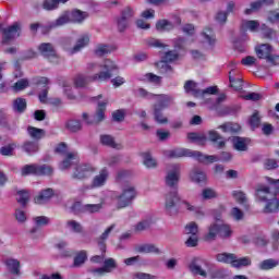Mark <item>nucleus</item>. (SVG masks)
<instances>
[{"label": "nucleus", "mask_w": 279, "mask_h": 279, "mask_svg": "<svg viewBox=\"0 0 279 279\" xmlns=\"http://www.w3.org/2000/svg\"><path fill=\"white\" fill-rule=\"evenodd\" d=\"M180 171L181 167L178 163L170 166V169L166 175V185L169 189L168 194L166 195L165 208L168 215H178V209L175 208V204L180 202V208H185L190 213H196L197 215L204 216L199 209L189 203L187 201H181L180 195H178V184L180 182Z\"/></svg>", "instance_id": "f257e3e1"}, {"label": "nucleus", "mask_w": 279, "mask_h": 279, "mask_svg": "<svg viewBox=\"0 0 279 279\" xmlns=\"http://www.w3.org/2000/svg\"><path fill=\"white\" fill-rule=\"evenodd\" d=\"M279 185H274V191L267 185H257L255 196L265 205L264 213H279Z\"/></svg>", "instance_id": "f03ea898"}, {"label": "nucleus", "mask_w": 279, "mask_h": 279, "mask_svg": "<svg viewBox=\"0 0 279 279\" xmlns=\"http://www.w3.org/2000/svg\"><path fill=\"white\" fill-rule=\"evenodd\" d=\"M101 71L93 76L86 77L83 74H78L74 78V84L76 88H84L88 82H108L110 77H112V71H117V64H114L111 60H106Z\"/></svg>", "instance_id": "7ed1b4c3"}, {"label": "nucleus", "mask_w": 279, "mask_h": 279, "mask_svg": "<svg viewBox=\"0 0 279 279\" xmlns=\"http://www.w3.org/2000/svg\"><path fill=\"white\" fill-rule=\"evenodd\" d=\"M93 99L97 104V109L95 114L89 116L88 113H83L82 117H83V121H85L87 125H99V123H101V121L106 119V107L108 106V99L107 98L104 99V95L101 94L94 97ZM99 99H104V100H99Z\"/></svg>", "instance_id": "20e7f679"}, {"label": "nucleus", "mask_w": 279, "mask_h": 279, "mask_svg": "<svg viewBox=\"0 0 279 279\" xmlns=\"http://www.w3.org/2000/svg\"><path fill=\"white\" fill-rule=\"evenodd\" d=\"M169 158H195L198 162H215L217 157L215 155H204L198 150H191L189 148H174L169 151Z\"/></svg>", "instance_id": "39448f33"}, {"label": "nucleus", "mask_w": 279, "mask_h": 279, "mask_svg": "<svg viewBox=\"0 0 279 279\" xmlns=\"http://www.w3.org/2000/svg\"><path fill=\"white\" fill-rule=\"evenodd\" d=\"M216 260H218V263L231 265V267H234L235 269H241V267H250V265H252V259L250 257L239 258L233 253H219L216 255Z\"/></svg>", "instance_id": "423d86ee"}, {"label": "nucleus", "mask_w": 279, "mask_h": 279, "mask_svg": "<svg viewBox=\"0 0 279 279\" xmlns=\"http://www.w3.org/2000/svg\"><path fill=\"white\" fill-rule=\"evenodd\" d=\"M136 199V189L126 185L122 190V195L118 196V208H128Z\"/></svg>", "instance_id": "0eeeda50"}, {"label": "nucleus", "mask_w": 279, "mask_h": 279, "mask_svg": "<svg viewBox=\"0 0 279 279\" xmlns=\"http://www.w3.org/2000/svg\"><path fill=\"white\" fill-rule=\"evenodd\" d=\"M95 173V168L93 166L87 165V163H81V165H75L71 178L72 180H86L88 179L89 175H93Z\"/></svg>", "instance_id": "6e6552de"}, {"label": "nucleus", "mask_w": 279, "mask_h": 279, "mask_svg": "<svg viewBox=\"0 0 279 279\" xmlns=\"http://www.w3.org/2000/svg\"><path fill=\"white\" fill-rule=\"evenodd\" d=\"M71 23V11L63 12L56 21L48 23L46 26H43V34H47L51 32V29H56V27H62L63 25H69Z\"/></svg>", "instance_id": "1a4fd4ad"}, {"label": "nucleus", "mask_w": 279, "mask_h": 279, "mask_svg": "<svg viewBox=\"0 0 279 279\" xmlns=\"http://www.w3.org/2000/svg\"><path fill=\"white\" fill-rule=\"evenodd\" d=\"M2 45H9L11 40L21 36V23L14 22L8 28L2 29Z\"/></svg>", "instance_id": "9d476101"}, {"label": "nucleus", "mask_w": 279, "mask_h": 279, "mask_svg": "<svg viewBox=\"0 0 279 279\" xmlns=\"http://www.w3.org/2000/svg\"><path fill=\"white\" fill-rule=\"evenodd\" d=\"M211 267L213 265L210 263L202 260L199 258H194V260L190 265L192 274H195L196 276H202L203 278H206L207 276L206 269H210Z\"/></svg>", "instance_id": "9b49d317"}, {"label": "nucleus", "mask_w": 279, "mask_h": 279, "mask_svg": "<svg viewBox=\"0 0 279 279\" xmlns=\"http://www.w3.org/2000/svg\"><path fill=\"white\" fill-rule=\"evenodd\" d=\"M80 162V155L76 151L68 153L65 158L59 165V169L61 171H65V169H70V167H75Z\"/></svg>", "instance_id": "f8f14e48"}, {"label": "nucleus", "mask_w": 279, "mask_h": 279, "mask_svg": "<svg viewBox=\"0 0 279 279\" xmlns=\"http://www.w3.org/2000/svg\"><path fill=\"white\" fill-rule=\"evenodd\" d=\"M38 51L43 58L50 60V58H56L58 53L56 52V47L51 43H43L38 46Z\"/></svg>", "instance_id": "ddd939ff"}, {"label": "nucleus", "mask_w": 279, "mask_h": 279, "mask_svg": "<svg viewBox=\"0 0 279 279\" xmlns=\"http://www.w3.org/2000/svg\"><path fill=\"white\" fill-rule=\"evenodd\" d=\"M110 175V172L108 171V168H102L99 171V174L94 177L92 181V189H99L108 182V178Z\"/></svg>", "instance_id": "4468645a"}, {"label": "nucleus", "mask_w": 279, "mask_h": 279, "mask_svg": "<svg viewBox=\"0 0 279 279\" xmlns=\"http://www.w3.org/2000/svg\"><path fill=\"white\" fill-rule=\"evenodd\" d=\"M53 189L48 187L45 190H41L37 196H35L34 202L35 204H38L39 206H43L44 204H48V202L51 201V197H53Z\"/></svg>", "instance_id": "2eb2a0df"}, {"label": "nucleus", "mask_w": 279, "mask_h": 279, "mask_svg": "<svg viewBox=\"0 0 279 279\" xmlns=\"http://www.w3.org/2000/svg\"><path fill=\"white\" fill-rule=\"evenodd\" d=\"M117 267H118L117 259L109 257L105 259L104 267L93 269L92 274H99L100 276L102 274H110V271H112L113 269H117Z\"/></svg>", "instance_id": "dca6fc26"}, {"label": "nucleus", "mask_w": 279, "mask_h": 279, "mask_svg": "<svg viewBox=\"0 0 279 279\" xmlns=\"http://www.w3.org/2000/svg\"><path fill=\"white\" fill-rule=\"evenodd\" d=\"M90 43V36L89 35H82L74 45L73 48L70 49L71 56H75V53H80L82 49H85V47H88Z\"/></svg>", "instance_id": "f3484780"}, {"label": "nucleus", "mask_w": 279, "mask_h": 279, "mask_svg": "<svg viewBox=\"0 0 279 279\" xmlns=\"http://www.w3.org/2000/svg\"><path fill=\"white\" fill-rule=\"evenodd\" d=\"M201 37L204 45L215 47V43H217V37L215 36V32L213 31V28L205 27L201 34Z\"/></svg>", "instance_id": "a211bd4d"}, {"label": "nucleus", "mask_w": 279, "mask_h": 279, "mask_svg": "<svg viewBox=\"0 0 279 279\" xmlns=\"http://www.w3.org/2000/svg\"><path fill=\"white\" fill-rule=\"evenodd\" d=\"M271 45L262 44L260 46L255 48V53L259 58V60H268L271 56Z\"/></svg>", "instance_id": "6ab92c4d"}, {"label": "nucleus", "mask_w": 279, "mask_h": 279, "mask_svg": "<svg viewBox=\"0 0 279 279\" xmlns=\"http://www.w3.org/2000/svg\"><path fill=\"white\" fill-rule=\"evenodd\" d=\"M4 265L10 274L19 276L21 274V262L14 258H8L4 260Z\"/></svg>", "instance_id": "aec40b11"}, {"label": "nucleus", "mask_w": 279, "mask_h": 279, "mask_svg": "<svg viewBox=\"0 0 279 279\" xmlns=\"http://www.w3.org/2000/svg\"><path fill=\"white\" fill-rule=\"evenodd\" d=\"M135 252L137 254H160V248L155 244H137L135 246Z\"/></svg>", "instance_id": "412c9836"}, {"label": "nucleus", "mask_w": 279, "mask_h": 279, "mask_svg": "<svg viewBox=\"0 0 279 279\" xmlns=\"http://www.w3.org/2000/svg\"><path fill=\"white\" fill-rule=\"evenodd\" d=\"M173 104H174L173 96L161 94V95H158L157 104H155L154 106H158V108H161L162 110H165L166 108H169V106H173Z\"/></svg>", "instance_id": "4be33fe9"}, {"label": "nucleus", "mask_w": 279, "mask_h": 279, "mask_svg": "<svg viewBox=\"0 0 279 279\" xmlns=\"http://www.w3.org/2000/svg\"><path fill=\"white\" fill-rule=\"evenodd\" d=\"M208 140L211 143H216L217 149H223V147H226V141L223 140V136H221L215 130L208 131Z\"/></svg>", "instance_id": "5701e85b"}, {"label": "nucleus", "mask_w": 279, "mask_h": 279, "mask_svg": "<svg viewBox=\"0 0 279 279\" xmlns=\"http://www.w3.org/2000/svg\"><path fill=\"white\" fill-rule=\"evenodd\" d=\"M114 227H116L114 225H111L97 239V243H98L99 250H100V252H102V254H106V241H108V236H110V232H112L114 230Z\"/></svg>", "instance_id": "b1692460"}, {"label": "nucleus", "mask_w": 279, "mask_h": 279, "mask_svg": "<svg viewBox=\"0 0 279 279\" xmlns=\"http://www.w3.org/2000/svg\"><path fill=\"white\" fill-rule=\"evenodd\" d=\"M220 222H214L208 227V231L204 236L205 241H216L219 236Z\"/></svg>", "instance_id": "393cba45"}, {"label": "nucleus", "mask_w": 279, "mask_h": 279, "mask_svg": "<svg viewBox=\"0 0 279 279\" xmlns=\"http://www.w3.org/2000/svg\"><path fill=\"white\" fill-rule=\"evenodd\" d=\"M27 134L33 141H40L47 136V131L44 129H38L36 126H28Z\"/></svg>", "instance_id": "a878e982"}, {"label": "nucleus", "mask_w": 279, "mask_h": 279, "mask_svg": "<svg viewBox=\"0 0 279 279\" xmlns=\"http://www.w3.org/2000/svg\"><path fill=\"white\" fill-rule=\"evenodd\" d=\"M218 130H221L225 134H236L241 132V125L232 122H226L218 126Z\"/></svg>", "instance_id": "bb28decb"}, {"label": "nucleus", "mask_w": 279, "mask_h": 279, "mask_svg": "<svg viewBox=\"0 0 279 279\" xmlns=\"http://www.w3.org/2000/svg\"><path fill=\"white\" fill-rule=\"evenodd\" d=\"M71 23H84L88 19V13L81 10H73L70 12Z\"/></svg>", "instance_id": "cd10ccee"}, {"label": "nucleus", "mask_w": 279, "mask_h": 279, "mask_svg": "<svg viewBox=\"0 0 279 279\" xmlns=\"http://www.w3.org/2000/svg\"><path fill=\"white\" fill-rule=\"evenodd\" d=\"M232 197L238 202V204H241L245 210H250V204L247 203V196L243 193V191H233Z\"/></svg>", "instance_id": "c85d7f7f"}, {"label": "nucleus", "mask_w": 279, "mask_h": 279, "mask_svg": "<svg viewBox=\"0 0 279 279\" xmlns=\"http://www.w3.org/2000/svg\"><path fill=\"white\" fill-rule=\"evenodd\" d=\"M185 93H191L193 97H202V89L197 88V83L195 81H187L184 84Z\"/></svg>", "instance_id": "c756f323"}, {"label": "nucleus", "mask_w": 279, "mask_h": 279, "mask_svg": "<svg viewBox=\"0 0 279 279\" xmlns=\"http://www.w3.org/2000/svg\"><path fill=\"white\" fill-rule=\"evenodd\" d=\"M231 142L238 151H247V138L234 136Z\"/></svg>", "instance_id": "7c9ffc66"}, {"label": "nucleus", "mask_w": 279, "mask_h": 279, "mask_svg": "<svg viewBox=\"0 0 279 279\" xmlns=\"http://www.w3.org/2000/svg\"><path fill=\"white\" fill-rule=\"evenodd\" d=\"M57 250H59L60 255L63 258H71L73 256V251H71L69 247V242L66 241H60L59 243L56 244Z\"/></svg>", "instance_id": "2f4dec72"}, {"label": "nucleus", "mask_w": 279, "mask_h": 279, "mask_svg": "<svg viewBox=\"0 0 279 279\" xmlns=\"http://www.w3.org/2000/svg\"><path fill=\"white\" fill-rule=\"evenodd\" d=\"M190 178L192 182H195L196 184H202L206 182V173L197 168L191 171Z\"/></svg>", "instance_id": "473e14b6"}, {"label": "nucleus", "mask_w": 279, "mask_h": 279, "mask_svg": "<svg viewBox=\"0 0 279 279\" xmlns=\"http://www.w3.org/2000/svg\"><path fill=\"white\" fill-rule=\"evenodd\" d=\"M108 53H112V48L110 47V45L98 44L94 49V54L97 58H104V56H108Z\"/></svg>", "instance_id": "72a5a7b5"}, {"label": "nucleus", "mask_w": 279, "mask_h": 279, "mask_svg": "<svg viewBox=\"0 0 279 279\" xmlns=\"http://www.w3.org/2000/svg\"><path fill=\"white\" fill-rule=\"evenodd\" d=\"M232 233H233V231H232V228L230 227V225L220 222L219 232H218L219 239H222L223 241L231 239Z\"/></svg>", "instance_id": "f704fd0d"}, {"label": "nucleus", "mask_w": 279, "mask_h": 279, "mask_svg": "<svg viewBox=\"0 0 279 279\" xmlns=\"http://www.w3.org/2000/svg\"><path fill=\"white\" fill-rule=\"evenodd\" d=\"M279 265V260L275 259V258H269V259H265L263 260L258 267L259 269H262V271H269L271 269H276V267H278Z\"/></svg>", "instance_id": "c9c22d12"}, {"label": "nucleus", "mask_w": 279, "mask_h": 279, "mask_svg": "<svg viewBox=\"0 0 279 279\" xmlns=\"http://www.w3.org/2000/svg\"><path fill=\"white\" fill-rule=\"evenodd\" d=\"M22 149L28 156H34V154H37V151H38V143L32 142V141H26L22 145Z\"/></svg>", "instance_id": "e433bc0d"}, {"label": "nucleus", "mask_w": 279, "mask_h": 279, "mask_svg": "<svg viewBox=\"0 0 279 279\" xmlns=\"http://www.w3.org/2000/svg\"><path fill=\"white\" fill-rule=\"evenodd\" d=\"M21 175L24 178L27 175H38V165L31 163L23 166L21 169Z\"/></svg>", "instance_id": "4c0bfd02"}, {"label": "nucleus", "mask_w": 279, "mask_h": 279, "mask_svg": "<svg viewBox=\"0 0 279 279\" xmlns=\"http://www.w3.org/2000/svg\"><path fill=\"white\" fill-rule=\"evenodd\" d=\"M163 110L165 109H161L158 106H154L155 121L160 125H165L166 123H169V119L165 117V113H162Z\"/></svg>", "instance_id": "58836bf2"}, {"label": "nucleus", "mask_w": 279, "mask_h": 279, "mask_svg": "<svg viewBox=\"0 0 279 279\" xmlns=\"http://www.w3.org/2000/svg\"><path fill=\"white\" fill-rule=\"evenodd\" d=\"M143 165L147 169H156L158 167V161L149 153H143Z\"/></svg>", "instance_id": "ea45409f"}, {"label": "nucleus", "mask_w": 279, "mask_h": 279, "mask_svg": "<svg viewBox=\"0 0 279 279\" xmlns=\"http://www.w3.org/2000/svg\"><path fill=\"white\" fill-rule=\"evenodd\" d=\"M13 110L14 112H19V114H23L27 110V100L25 98H16L13 101Z\"/></svg>", "instance_id": "a19ab883"}, {"label": "nucleus", "mask_w": 279, "mask_h": 279, "mask_svg": "<svg viewBox=\"0 0 279 279\" xmlns=\"http://www.w3.org/2000/svg\"><path fill=\"white\" fill-rule=\"evenodd\" d=\"M173 23L169 22V20H159L156 23L157 32H171L173 29Z\"/></svg>", "instance_id": "79ce46f5"}, {"label": "nucleus", "mask_w": 279, "mask_h": 279, "mask_svg": "<svg viewBox=\"0 0 279 279\" xmlns=\"http://www.w3.org/2000/svg\"><path fill=\"white\" fill-rule=\"evenodd\" d=\"M101 204H85L83 205V215H95V213H99L101 210Z\"/></svg>", "instance_id": "37998d69"}, {"label": "nucleus", "mask_w": 279, "mask_h": 279, "mask_svg": "<svg viewBox=\"0 0 279 279\" xmlns=\"http://www.w3.org/2000/svg\"><path fill=\"white\" fill-rule=\"evenodd\" d=\"M242 27L244 29H248V32H258V27H260V23L256 20H245L242 22Z\"/></svg>", "instance_id": "c03bdc74"}, {"label": "nucleus", "mask_w": 279, "mask_h": 279, "mask_svg": "<svg viewBox=\"0 0 279 279\" xmlns=\"http://www.w3.org/2000/svg\"><path fill=\"white\" fill-rule=\"evenodd\" d=\"M86 260H88V255L86 254V251H81L74 257L73 267H82V265H84Z\"/></svg>", "instance_id": "a18cd8bd"}, {"label": "nucleus", "mask_w": 279, "mask_h": 279, "mask_svg": "<svg viewBox=\"0 0 279 279\" xmlns=\"http://www.w3.org/2000/svg\"><path fill=\"white\" fill-rule=\"evenodd\" d=\"M187 138L192 143H197V145H205L207 141L206 135L199 133H189Z\"/></svg>", "instance_id": "49530a36"}, {"label": "nucleus", "mask_w": 279, "mask_h": 279, "mask_svg": "<svg viewBox=\"0 0 279 279\" xmlns=\"http://www.w3.org/2000/svg\"><path fill=\"white\" fill-rule=\"evenodd\" d=\"M28 87H29V80L21 78L13 84L12 90H14V93H21V90H25V88H28Z\"/></svg>", "instance_id": "de8ad7c7"}, {"label": "nucleus", "mask_w": 279, "mask_h": 279, "mask_svg": "<svg viewBox=\"0 0 279 279\" xmlns=\"http://www.w3.org/2000/svg\"><path fill=\"white\" fill-rule=\"evenodd\" d=\"M66 228L71 229V231L75 232L76 234H82V232H84V227L82 226V223L75 220H68Z\"/></svg>", "instance_id": "09e8293b"}, {"label": "nucleus", "mask_w": 279, "mask_h": 279, "mask_svg": "<svg viewBox=\"0 0 279 279\" xmlns=\"http://www.w3.org/2000/svg\"><path fill=\"white\" fill-rule=\"evenodd\" d=\"M260 119H262L260 112L254 111L248 120V123L252 130H256V128H260Z\"/></svg>", "instance_id": "8fccbe9b"}, {"label": "nucleus", "mask_w": 279, "mask_h": 279, "mask_svg": "<svg viewBox=\"0 0 279 279\" xmlns=\"http://www.w3.org/2000/svg\"><path fill=\"white\" fill-rule=\"evenodd\" d=\"M16 149V143H10L9 145L0 147L1 156H14V150Z\"/></svg>", "instance_id": "3c124183"}, {"label": "nucleus", "mask_w": 279, "mask_h": 279, "mask_svg": "<svg viewBox=\"0 0 279 279\" xmlns=\"http://www.w3.org/2000/svg\"><path fill=\"white\" fill-rule=\"evenodd\" d=\"M16 201L21 206H27V203L29 202V192L25 190L19 191Z\"/></svg>", "instance_id": "603ef678"}, {"label": "nucleus", "mask_w": 279, "mask_h": 279, "mask_svg": "<svg viewBox=\"0 0 279 279\" xmlns=\"http://www.w3.org/2000/svg\"><path fill=\"white\" fill-rule=\"evenodd\" d=\"M65 128L70 132H80L82 130V122L80 120H69L65 123Z\"/></svg>", "instance_id": "864d4df0"}, {"label": "nucleus", "mask_w": 279, "mask_h": 279, "mask_svg": "<svg viewBox=\"0 0 279 279\" xmlns=\"http://www.w3.org/2000/svg\"><path fill=\"white\" fill-rule=\"evenodd\" d=\"M37 175H53V168L49 165H37Z\"/></svg>", "instance_id": "5fc2aeb1"}, {"label": "nucleus", "mask_w": 279, "mask_h": 279, "mask_svg": "<svg viewBox=\"0 0 279 279\" xmlns=\"http://www.w3.org/2000/svg\"><path fill=\"white\" fill-rule=\"evenodd\" d=\"M229 82L231 88H234V90H241L243 88V80L232 76V72L229 73Z\"/></svg>", "instance_id": "6e6d98bb"}, {"label": "nucleus", "mask_w": 279, "mask_h": 279, "mask_svg": "<svg viewBox=\"0 0 279 279\" xmlns=\"http://www.w3.org/2000/svg\"><path fill=\"white\" fill-rule=\"evenodd\" d=\"M41 7L47 12H52L53 10H58V0H44Z\"/></svg>", "instance_id": "4d7b16f0"}, {"label": "nucleus", "mask_w": 279, "mask_h": 279, "mask_svg": "<svg viewBox=\"0 0 279 279\" xmlns=\"http://www.w3.org/2000/svg\"><path fill=\"white\" fill-rule=\"evenodd\" d=\"M100 143L102 145H107V147L117 148V143L114 142V137L112 135H101Z\"/></svg>", "instance_id": "13d9d810"}, {"label": "nucleus", "mask_w": 279, "mask_h": 279, "mask_svg": "<svg viewBox=\"0 0 279 279\" xmlns=\"http://www.w3.org/2000/svg\"><path fill=\"white\" fill-rule=\"evenodd\" d=\"M159 71L163 75H171L173 73V68L169 65V62L163 60L159 62Z\"/></svg>", "instance_id": "bf43d9fd"}, {"label": "nucleus", "mask_w": 279, "mask_h": 279, "mask_svg": "<svg viewBox=\"0 0 279 279\" xmlns=\"http://www.w3.org/2000/svg\"><path fill=\"white\" fill-rule=\"evenodd\" d=\"M202 197L203 199H216V197H218V194H217V191L210 187H207L203 190Z\"/></svg>", "instance_id": "052dcab7"}, {"label": "nucleus", "mask_w": 279, "mask_h": 279, "mask_svg": "<svg viewBox=\"0 0 279 279\" xmlns=\"http://www.w3.org/2000/svg\"><path fill=\"white\" fill-rule=\"evenodd\" d=\"M120 17L130 23V21H132V19L134 17V10L130 7L124 8L121 12Z\"/></svg>", "instance_id": "680f3d73"}, {"label": "nucleus", "mask_w": 279, "mask_h": 279, "mask_svg": "<svg viewBox=\"0 0 279 279\" xmlns=\"http://www.w3.org/2000/svg\"><path fill=\"white\" fill-rule=\"evenodd\" d=\"M151 228V219H146L138 222L135 227L136 232H143L144 230H149Z\"/></svg>", "instance_id": "e2e57ef3"}, {"label": "nucleus", "mask_w": 279, "mask_h": 279, "mask_svg": "<svg viewBox=\"0 0 279 279\" xmlns=\"http://www.w3.org/2000/svg\"><path fill=\"white\" fill-rule=\"evenodd\" d=\"M215 21L218 22L219 25H226L228 22V12L226 11H218Z\"/></svg>", "instance_id": "0e129e2a"}, {"label": "nucleus", "mask_w": 279, "mask_h": 279, "mask_svg": "<svg viewBox=\"0 0 279 279\" xmlns=\"http://www.w3.org/2000/svg\"><path fill=\"white\" fill-rule=\"evenodd\" d=\"M197 232H199L197 223L195 222H190L189 225L185 226V234L192 235H197Z\"/></svg>", "instance_id": "69168bd1"}, {"label": "nucleus", "mask_w": 279, "mask_h": 279, "mask_svg": "<svg viewBox=\"0 0 279 279\" xmlns=\"http://www.w3.org/2000/svg\"><path fill=\"white\" fill-rule=\"evenodd\" d=\"M264 169H267V171H272L274 169H278V160L271 159V158L265 159Z\"/></svg>", "instance_id": "338daca9"}, {"label": "nucleus", "mask_w": 279, "mask_h": 279, "mask_svg": "<svg viewBox=\"0 0 279 279\" xmlns=\"http://www.w3.org/2000/svg\"><path fill=\"white\" fill-rule=\"evenodd\" d=\"M133 279H156V276L147 272H135L133 274Z\"/></svg>", "instance_id": "774afa93"}]
</instances>
